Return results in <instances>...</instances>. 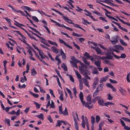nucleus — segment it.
I'll list each match as a JSON object with an SVG mask.
<instances>
[{
  "mask_svg": "<svg viewBox=\"0 0 130 130\" xmlns=\"http://www.w3.org/2000/svg\"><path fill=\"white\" fill-rule=\"evenodd\" d=\"M79 97L83 106L85 105L86 107H87L89 109L93 108L92 106L88 105L87 103L85 101H83V94L82 92H80L79 94Z\"/></svg>",
  "mask_w": 130,
  "mask_h": 130,
  "instance_id": "obj_1",
  "label": "nucleus"
},
{
  "mask_svg": "<svg viewBox=\"0 0 130 130\" xmlns=\"http://www.w3.org/2000/svg\"><path fill=\"white\" fill-rule=\"evenodd\" d=\"M79 71L80 73L86 77L87 79H90V77L88 75V74L89 75L90 72L87 70L84 69L82 68L79 69Z\"/></svg>",
  "mask_w": 130,
  "mask_h": 130,
  "instance_id": "obj_2",
  "label": "nucleus"
},
{
  "mask_svg": "<svg viewBox=\"0 0 130 130\" xmlns=\"http://www.w3.org/2000/svg\"><path fill=\"white\" fill-rule=\"evenodd\" d=\"M49 19L52 22H53L55 23L56 24V25H58L59 27H63V26L65 28L67 29L68 30H69L72 31H73V30L72 29L69 27L66 26L63 24H62V25H61L59 23L57 22L54 21L53 20H52L51 19Z\"/></svg>",
  "mask_w": 130,
  "mask_h": 130,
  "instance_id": "obj_3",
  "label": "nucleus"
},
{
  "mask_svg": "<svg viewBox=\"0 0 130 130\" xmlns=\"http://www.w3.org/2000/svg\"><path fill=\"white\" fill-rule=\"evenodd\" d=\"M118 36L117 35L113 36L111 40H110L112 44H115L117 43L118 42L117 37Z\"/></svg>",
  "mask_w": 130,
  "mask_h": 130,
  "instance_id": "obj_4",
  "label": "nucleus"
},
{
  "mask_svg": "<svg viewBox=\"0 0 130 130\" xmlns=\"http://www.w3.org/2000/svg\"><path fill=\"white\" fill-rule=\"evenodd\" d=\"M112 22L118 26L119 28L121 29L124 31L125 32H127V30L124 28L121 27L119 23H118L113 21H112Z\"/></svg>",
  "mask_w": 130,
  "mask_h": 130,
  "instance_id": "obj_5",
  "label": "nucleus"
},
{
  "mask_svg": "<svg viewBox=\"0 0 130 130\" xmlns=\"http://www.w3.org/2000/svg\"><path fill=\"white\" fill-rule=\"evenodd\" d=\"M84 56L86 57V58L87 59L89 58L92 61H93V57L92 56H90L89 54L87 52H86L84 54Z\"/></svg>",
  "mask_w": 130,
  "mask_h": 130,
  "instance_id": "obj_6",
  "label": "nucleus"
},
{
  "mask_svg": "<svg viewBox=\"0 0 130 130\" xmlns=\"http://www.w3.org/2000/svg\"><path fill=\"white\" fill-rule=\"evenodd\" d=\"M62 16L63 19L65 21L67 22L68 23L71 24H75L72 22V20L69 19L67 17L64 16L63 15Z\"/></svg>",
  "mask_w": 130,
  "mask_h": 130,
  "instance_id": "obj_7",
  "label": "nucleus"
},
{
  "mask_svg": "<svg viewBox=\"0 0 130 130\" xmlns=\"http://www.w3.org/2000/svg\"><path fill=\"white\" fill-rule=\"evenodd\" d=\"M91 97V94H89L86 97L87 103L88 104V105H90L92 103Z\"/></svg>",
  "mask_w": 130,
  "mask_h": 130,
  "instance_id": "obj_8",
  "label": "nucleus"
},
{
  "mask_svg": "<svg viewBox=\"0 0 130 130\" xmlns=\"http://www.w3.org/2000/svg\"><path fill=\"white\" fill-rule=\"evenodd\" d=\"M111 53L110 52H107V53L105 54L106 59H111L113 58V57L111 55Z\"/></svg>",
  "mask_w": 130,
  "mask_h": 130,
  "instance_id": "obj_9",
  "label": "nucleus"
},
{
  "mask_svg": "<svg viewBox=\"0 0 130 130\" xmlns=\"http://www.w3.org/2000/svg\"><path fill=\"white\" fill-rule=\"evenodd\" d=\"M98 102L100 105H102L103 106L104 105L103 100L101 98L100 96V99H99L98 100Z\"/></svg>",
  "mask_w": 130,
  "mask_h": 130,
  "instance_id": "obj_10",
  "label": "nucleus"
},
{
  "mask_svg": "<svg viewBox=\"0 0 130 130\" xmlns=\"http://www.w3.org/2000/svg\"><path fill=\"white\" fill-rule=\"evenodd\" d=\"M82 60L85 63L87 66H89L90 64V62L88 61L86 58L83 57L82 58Z\"/></svg>",
  "mask_w": 130,
  "mask_h": 130,
  "instance_id": "obj_11",
  "label": "nucleus"
},
{
  "mask_svg": "<svg viewBox=\"0 0 130 130\" xmlns=\"http://www.w3.org/2000/svg\"><path fill=\"white\" fill-rule=\"evenodd\" d=\"M83 80H84V83L85 85L88 87H90L88 81L85 78H83Z\"/></svg>",
  "mask_w": 130,
  "mask_h": 130,
  "instance_id": "obj_12",
  "label": "nucleus"
},
{
  "mask_svg": "<svg viewBox=\"0 0 130 130\" xmlns=\"http://www.w3.org/2000/svg\"><path fill=\"white\" fill-rule=\"evenodd\" d=\"M113 49L114 48L113 47L110 46L108 48V50L107 49V50H106L107 51V52H110L111 53V54L113 55L114 54L113 53Z\"/></svg>",
  "mask_w": 130,
  "mask_h": 130,
  "instance_id": "obj_13",
  "label": "nucleus"
},
{
  "mask_svg": "<svg viewBox=\"0 0 130 130\" xmlns=\"http://www.w3.org/2000/svg\"><path fill=\"white\" fill-rule=\"evenodd\" d=\"M95 51L98 54H101L103 53V52L98 47L96 48Z\"/></svg>",
  "mask_w": 130,
  "mask_h": 130,
  "instance_id": "obj_14",
  "label": "nucleus"
},
{
  "mask_svg": "<svg viewBox=\"0 0 130 130\" xmlns=\"http://www.w3.org/2000/svg\"><path fill=\"white\" fill-rule=\"evenodd\" d=\"M52 50L56 54H58L59 53V50L57 49L56 47L54 46L52 47Z\"/></svg>",
  "mask_w": 130,
  "mask_h": 130,
  "instance_id": "obj_15",
  "label": "nucleus"
},
{
  "mask_svg": "<svg viewBox=\"0 0 130 130\" xmlns=\"http://www.w3.org/2000/svg\"><path fill=\"white\" fill-rule=\"evenodd\" d=\"M27 25H28V27L31 29V30H34L35 32L37 33L40 36H41L42 34L39 32V31L37 30L36 29L34 28H32L31 27H30L29 26L28 24H27Z\"/></svg>",
  "mask_w": 130,
  "mask_h": 130,
  "instance_id": "obj_16",
  "label": "nucleus"
},
{
  "mask_svg": "<svg viewBox=\"0 0 130 130\" xmlns=\"http://www.w3.org/2000/svg\"><path fill=\"white\" fill-rule=\"evenodd\" d=\"M74 118L75 122V129H76V130H78V127L77 121L75 117L74 118Z\"/></svg>",
  "mask_w": 130,
  "mask_h": 130,
  "instance_id": "obj_17",
  "label": "nucleus"
},
{
  "mask_svg": "<svg viewBox=\"0 0 130 130\" xmlns=\"http://www.w3.org/2000/svg\"><path fill=\"white\" fill-rule=\"evenodd\" d=\"M31 75L35 76L37 74V72L36 71L35 69L34 68H33L32 70H31Z\"/></svg>",
  "mask_w": 130,
  "mask_h": 130,
  "instance_id": "obj_18",
  "label": "nucleus"
},
{
  "mask_svg": "<svg viewBox=\"0 0 130 130\" xmlns=\"http://www.w3.org/2000/svg\"><path fill=\"white\" fill-rule=\"evenodd\" d=\"M116 49L119 50L123 51L124 50L123 47L119 45H116L115 46Z\"/></svg>",
  "mask_w": 130,
  "mask_h": 130,
  "instance_id": "obj_19",
  "label": "nucleus"
},
{
  "mask_svg": "<svg viewBox=\"0 0 130 130\" xmlns=\"http://www.w3.org/2000/svg\"><path fill=\"white\" fill-rule=\"evenodd\" d=\"M94 63L98 67H101V61L100 60H98V61H95Z\"/></svg>",
  "mask_w": 130,
  "mask_h": 130,
  "instance_id": "obj_20",
  "label": "nucleus"
},
{
  "mask_svg": "<svg viewBox=\"0 0 130 130\" xmlns=\"http://www.w3.org/2000/svg\"><path fill=\"white\" fill-rule=\"evenodd\" d=\"M100 99V96H96L92 99V102L93 103H94L97 100L98 101L99 99Z\"/></svg>",
  "mask_w": 130,
  "mask_h": 130,
  "instance_id": "obj_21",
  "label": "nucleus"
},
{
  "mask_svg": "<svg viewBox=\"0 0 130 130\" xmlns=\"http://www.w3.org/2000/svg\"><path fill=\"white\" fill-rule=\"evenodd\" d=\"M36 117H37L39 119H41L42 120H43L44 118L43 115L42 113H41L39 115H36Z\"/></svg>",
  "mask_w": 130,
  "mask_h": 130,
  "instance_id": "obj_22",
  "label": "nucleus"
},
{
  "mask_svg": "<svg viewBox=\"0 0 130 130\" xmlns=\"http://www.w3.org/2000/svg\"><path fill=\"white\" fill-rule=\"evenodd\" d=\"M24 8L26 10H28V11H35L33 9H32L31 8H30L29 7H28V6H23L22 7V8Z\"/></svg>",
  "mask_w": 130,
  "mask_h": 130,
  "instance_id": "obj_23",
  "label": "nucleus"
},
{
  "mask_svg": "<svg viewBox=\"0 0 130 130\" xmlns=\"http://www.w3.org/2000/svg\"><path fill=\"white\" fill-rule=\"evenodd\" d=\"M61 67L63 69V70L66 71H67V66L64 63H62L61 64Z\"/></svg>",
  "mask_w": 130,
  "mask_h": 130,
  "instance_id": "obj_24",
  "label": "nucleus"
},
{
  "mask_svg": "<svg viewBox=\"0 0 130 130\" xmlns=\"http://www.w3.org/2000/svg\"><path fill=\"white\" fill-rule=\"evenodd\" d=\"M100 90L98 89H97L96 88V89L95 90V92L93 93V96L94 97L95 96L97 95L98 93L100 91Z\"/></svg>",
  "mask_w": 130,
  "mask_h": 130,
  "instance_id": "obj_25",
  "label": "nucleus"
},
{
  "mask_svg": "<svg viewBox=\"0 0 130 130\" xmlns=\"http://www.w3.org/2000/svg\"><path fill=\"white\" fill-rule=\"evenodd\" d=\"M119 90L120 91L122 95H124V92H125V90L122 88L120 87Z\"/></svg>",
  "mask_w": 130,
  "mask_h": 130,
  "instance_id": "obj_26",
  "label": "nucleus"
},
{
  "mask_svg": "<svg viewBox=\"0 0 130 130\" xmlns=\"http://www.w3.org/2000/svg\"><path fill=\"white\" fill-rule=\"evenodd\" d=\"M29 92L33 96L36 98H38L39 97V95L37 94L34 93L31 91H29Z\"/></svg>",
  "mask_w": 130,
  "mask_h": 130,
  "instance_id": "obj_27",
  "label": "nucleus"
},
{
  "mask_svg": "<svg viewBox=\"0 0 130 130\" xmlns=\"http://www.w3.org/2000/svg\"><path fill=\"white\" fill-rule=\"evenodd\" d=\"M98 71L95 67H94V69L92 71V73L93 74H96L98 73Z\"/></svg>",
  "mask_w": 130,
  "mask_h": 130,
  "instance_id": "obj_28",
  "label": "nucleus"
},
{
  "mask_svg": "<svg viewBox=\"0 0 130 130\" xmlns=\"http://www.w3.org/2000/svg\"><path fill=\"white\" fill-rule=\"evenodd\" d=\"M14 32H16L17 33V34H19L20 36L21 37H23L25 39H26V38L23 35H22L19 31H15V30H13V31Z\"/></svg>",
  "mask_w": 130,
  "mask_h": 130,
  "instance_id": "obj_29",
  "label": "nucleus"
},
{
  "mask_svg": "<svg viewBox=\"0 0 130 130\" xmlns=\"http://www.w3.org/2000/svg\"><path fill=\"white\" fill-rule=\"evenodd\" d=\"M120 42L121 44L123 45L127 46V44L122 39H120Z\"/></svg>",
  "mask_w": 130,
  "mask_h": 130,
  "instance_id": "obj_30",
  "label": "nucleus"
},
{
  "mask_svg": "<svg viewBox=\"0 0 130 130\" xmlns=\"http://www.w3.org/2000/svg\"><path fill=\"white\" fill-rule=\"evenodd\" d=\"M107 80V79L106 78V77H103L102 78L100 79V82L101 83H103V82L106 81Z\"/></svg>",
  "mask_w": 130,
  "mask_h": 130,
  "instance_id": "obj_31",
  "label": "nucleus"
},
{
  "mask_svg": "<svg viewBox=\"0 0 130 130\" xmlns=\"http://www.w3.org/2000/svg\"><path fill=\"white\" fill-rule=\"evenodd\" d=\"M61 123L62 122H61V120H58L55 127H56L57 126L60 127V125H61Z\"/></svg>",
  "mask_w": 130,
  "mask_h": 130,
  "instance_id": "obj_32",
  "label": "nucleus"
},
{
  "mask_svg": "<svg viewBox=\"0 0 130 130\" xmlns=\"http://www.w3.org/2000/svg\"><path fill=\"white\" fill-rule=\"evenodd\" d=\"M99 81V78L97 77H95L94 78L93 83L96 84L97 85Z\"/></svg>",
  "mask_w": 130,
  "mask_h": 130,
  "instance_id": "obj_33",
  "label": "nucleus"
},
{
  "mask_svg": "<svg viewBox=\"0 0 130 130\" xmlns=\"http://www.w3.org/2000/svg\"><path fill=\"white\" fill-rule=\"evenodd\" d=\"M114 105V103L109 102L104 103V105L106 106H107L108 105Z\"/></svg>",
  "mask_w": 130,
  "mask_h": 130,
  "instance_id": "obj_34",
  "label": "nucleus"
},
{
  "mask_svg": "<svg viewBox=\"0 0 130 130\" xmlns=\"http://www.w3.org/2000/svg\"><path fill=\"white\" fill-rule=\"evenodd\" d=\"M14 21L17 23V24H14L16 26L19 27H20V25L22 26H25L24 25L19 23L18 22L15 20H14Z\"/></svg>",
  "mask_w": 130,
  "mask_h": 130,
  "instance_id": "obj_35",
  "label": "nucleus"
},
{
  "mask_svg": "<svg viewBox=\"0 0 130 130\" xmlns=\"http://www.w3.org/2000/svg\"><path fill=\"white\" fill-rule=\"evenodd\" d=\"M121 119H123L126 122H130V119L124 117H122L121 118Z\"/></svg>",
  "mask_w": 130,
  "mask_h": 130,
  "instance_id": "obj_36",
  "label": "nucleus"
},
{
  "mask_svg": "<svg viewBox=\"0 0 130 130\" xmlns=\"http://www.w3.org/2000/svg\"><path fill=\"white\" fill-rule=\"evenodd\" d=\"M72 35L73 36H76L77 37H79L80 36H82V35H80L78 34H77L74 32H73L72 33Z\"/></svg>",
  "mask_w": 130,
  "mask_h": 130,
  "instance_id": "obj_37",
  "label": "nucleus"
},
{
  "mask_svg": "<svg viewBox=\"0 0 130 130\" xmlns=\"http://www.w3.org/2000/svg\"><path fill=\"white\" fill-rule=\"evenodd\" d=\"M34 104L35 105L36 108L37 109H38L40 108V104H38V103L35 102V101L34 102Z\"/></svg>",
  "mask_w": 130,
  "mask_h": 130,
  "instance_id": "obj_38",
  "label": "nucleus"
},
{
  "mask_svg": "<svg viewBox=\"0 0 130 130\" xmlns=\"http://www.w3.org/2000/svg\"><path fill=\"white\" fill-rule=\"evenodd\" d=\"M32 19L35 22H38L39 21L38 18L36 16H32Z\"/></svg>",
  "mask_w": 130,
  "mask_h": 130,
  "instance_id": "obj_39",
  "label": "nucleus"
},
{
  "mask_svg": "<svg viewBox=\"0 0 130 130\" xmlns=\"http://www.w3.org/2000/svg\"><path fill=\"white\" fill-rule=\"evenodd\" d=\"M104 86V84H100L99 86H98L97 88V89H99L100 90H102V88Z\"/></svg>",
  "mask_w": 130,
  "mask_h": 130,
  "instance_id": "obj_40",
  "label": "nucleus"
},
{
  "mask_svg": "<svg viewBox=\"0 0 130 130\" xmlns=\"http://www.w3.org/2000/svg\"><path fill=\"white\" fill-rule=\"evenodd\" d=\"M59 113L60 114H62L63 113L62 109V106H60L59 107Z\"/></svg>",
  "mask_w": 130,
  "mask_h": 130,
  "instance_id": "obj_41",
  "label": "nucleus"
},
{
  "mask_svg": "<svg viewBox=\"0 0 130 130\" xmlns=\"http://www.w3.org/2000/svg\"><path fill=\"white\" fill-rule=\"evenodd\" d=\"M91 121L92 124H94L95 122V118L92 116L91 118Z\"/></svg>",
  "mask_w": 130,
  "mask_h": 130,
  "instance_id": "obj_42",
  "label": "nucleus"
},
{
  "mask_svg": "<svg viewBox=\"0 0 130 130\" xmlns=\"http://www.w3.org/2000/svg\"><path fill=\"white\" fill-rule=\"evenodd\" d=\"M56 77L57 78V80L58 83V85L61 88V89H62V87L61 85V84L60 82L59 79L57 75L56 76Z\"/></svg>",
  "mask_w": 130,
  "mask_h": 130,
  "instance_id": "obj_43",
  "label": "nucleus"
},
{
  "mask_svg": "<svg viewBox=\"0 0 130 130\" xmlns=\"http://www.w3.org/2000/svg\"><path fill=\"white\" fill-rule=\"evenodd\" d=\"M17 13L19 12L21 13V14L24 16L26 17V15L25 14V13L21 10H18V11H17Z\"/></svg>",
  "mask_w": 130,
  "mask_h": 130,
  "instance_id": "obj_44",
  "label": "nucleus"
},
{
  "mask_svg": "<svg viewBox=\"0 0 130 130\" xmlns=\"http://www.w3.org/2000/svg\"><path fill=\"white\" fill-rule=\"evenodd\" d=\"M47 119L50 121L51 123L53 122V119L51 117L50 115H48L47 116Z\"/></svg>",
  "mask_w": 130,
  "mask_h": 130,
  "instance_id": "obj_45",
  "label": "nucleus"
},
{
  "mask_svg": "<svg viewBox=\"0 0 130 130\" xmlns=\"http://www.w3.org/2000/svg\"><path fill=\"white\" fill-rule=\"evenodd\" d=\"M95 119L97 123H98L100 120V117L98 115H97L95 117Z\"/></svg>",
  "mask_w": 130,
  "mask_h": 130,
  "instance_id": "obj_46",
  "label": "nucleus"
},
{
  "mask_svg": "<svg viewBox=\"0 0 130 130\" xmlns=\"http://www.w3.org/2000/svg\"><path fill=\"white\" fill-rule=\"evenodd\" d=\"M5 121L6 122H7L8 125L9 126H10V121L9 119L6 118L5 119Z\"/></svg>",
  "mask_w": 130,
  "mask_h": 130,
  "instance_id": "obj_47",
  "label": "nucleus"
},
{
  "mask_svg": "<svg viewBox=\"0 0 130 130\" xmlns=\"http://www.w3.org/2000/svg\"><path fill=\"white\" fill-rule=\"evenodd\" d=\"M52 10H53L54 11H55L57 13H58L59 14H60L61 15H63V14L62 13H61L59 11L57 10L54 8H52Z\"/></svg>",
  "mask_w": 130,
  "mask_h": 130,
  "instance_id": "obj_48",
  "label": "nucleus"
},
{
  "mask_svg": "<svg viewBox=\"0 0 130 130\" xmlns=\"http://www.w3.org/2000/svg\"><path fill=\"white\" fill-rule=\"evenodd\" d=\"M73 43L74 46L76 47L78 50H79L80 49V47L77 44H75L74 42H73Z\"/></svg>",
  "mask_w": 130,
  "mask_h": 130,
  "instance_id": "obj_49",
  "label": "nucleus"
},
{
  "mask_svg": "<svg viewBox=\"0 0 130 130\" xmlns=\"http://www.w3.org/2000/svg\"><path fill=\"white\" fill-rule=\"evenodd\" d=\"M79 88L80 89L82 90L83 88V84L82 83L80 82L79 83Z\"/></svg>",
  "mask_w": 130,
  "mask_h": 130,
  "instance_id": "obj_50",
  "label": "nucleus"
},
{
  "mask_svg": "<svg viewBox=\"0 0 130 130\" xmlns=\"http://www.w3.org/2000/svg\"><path fill=\"white\" fill-rule=\"evenodd\" d=\"M92 12L93 13L100 16H101L102 15V14L101 13H100L99 12L96 11H92Z\"/></svg>",
  "mask_w": 130,
  "mask_h": 130,
  "instance_id": "obj_51",
  "label": "nucleus"
},
{
  "mask_svg": "<svg viewBox=\"0 0 130 130\" xmlns=\"http://www.w3.org/2000/svg\"><path fill=\"white\" fill-rule=\"evenodd\" d=\"M109 81L111 83L116 84L117 83V82L116 80H113L111 79H109Z\"/></svg>",
  "mask_w": 130,
  "mask_h": 130,
  "instance_id": "obj_52",
  "label": "nucleus"
},
{
  "mask_svg": "<svg viewBox=\"0 0 130 130\" xmlns=\"http://www.w3.org/2000/svg\"><path fill=\"white\" fill-rule=\"evenodd\" d=\"M47 54L49 57L51 59V60H52L54 61V59L52 57L51 54L49 52H48Z\"/></svg>",
  "mask_w": 130,
  "mask_h": 130,
  "instance_id": "obj_53",
  "label": "nucleus"
},
{
  "mask_svg": "<svg viewBox=\"0 0 130 130\" xmlns=\"http://www.w3.org/2000/svg\"><path fill=\"white\" fill-rule=\"evenodd\" d=\"M3 18L5 19L9 24L11 23V22H10L11 20L10 19L8 18L7 17Z\"/></svg>",
  "mask_w": 130,
  "mask_h": 130,
  "instance_id": "obj_54",
  "label": "nucleus"
},
{
  "mask_svg": "<svg viewBox=\"0 0 130 130\" xmlns=\"http://www.w3.org/2000/svg\"><path fill=\"white\" fill-rule=\"evenodd\" d=\"M59 41L60 43H63L65 45V44L66 43L63 40L61 39L60 38H59Z\"/></svg>",
  "mask_w": 130,
  "mask_h": 130,
  "instance_id": "obj_55",
  "label": "nucleus"
},
{
  "mask_svg": "<svg viewBox=\"0 0 130 130\" xmlns=\"http://www.w3.org/2000/svg\"><path fill=\"white\" fill-rule=\"evenodd\" d=\"M126 56L125 54L124 53H122L120 57L121 58H125Z\"/></svg>",
  "mask_w": 130,
  "mask_h": 130,
  "instance_id": "obj_56",
  "label": "nucleus"
},
{
  "mask_svg": "<svg viewBox=\"0 0 130 130\" xmlns=\"http://www.w3.org/2000/svg\"><path fill=\"white\" fill-rule=\"evenodd\" d=\"M76 7L78 8V9H76V10L78 12H79L81 11H82L83 10L81 8H80L78 6H76Z\"/></svg>",
  "mask_w": 130,
  "mask_h": 130,
  "instance_id": "obj_57",
  "label": "nucleus"
},
{
  "mask_svg": "<svg viewBox=\"0 0 130 130\" xmlns=\"http://www.w3.org/2000/svg\"><path fill=\"white\" fill-rule=\"evenodd\" d=\"M51 104L50 106V108H54L55 107L54 105V103L53 102V101L52 100H51Z\"/></svg>",
  "mask_w": 130,
  "mask_h": 130,
  "instance_id": "obj_58",
  "label": "nucleus"
},
{
  "mask_svg": "<svg viewBox=\"0 0 130 130\" xmlns=\"http://www.w3.org/2000/svg\"><path fill=\"white\" fill-rule=\"evenodd\" d=\"M63 93H61L60 95L59 96V99L62 101H63L64 100V99L63 98Z\"/></svg>",
  "mask_w": 130,
  "mask_h": 130,
  "instance_id": "obj_59",
  "label": "nucleus"
},
{
  "mask_svg": "<svg viewBox=\"0 0 130 130\" xmlns=\"http://www.w3.org/2000/svg\"><path fill=\"white\" fill-rule=\"evenodd\" d=\"M69 77L70 80L73 82L74 83V80L72 75H69Z\"/></svg>",
  "mask_w": 130,
  "mask_h": 130,
  "instance_id": "obj_60",
  "label": "nucleus"
},
{
  "mask_svg": "<svg viewBox=\"0 0 130 130\" xmlns=\"http://www.w3.org/2000/svg\"><path fill=\"white\" fill-rule=\"evenodd\" d=\"M108 99L109 100H111L112 99L113 97L110 94H108Z\"/></svg>",
  "mask_w": 130,
  "mask_h": 130,
  "instance_id": "obj_61",
  "label": "nucleus"
},
{
  "mask_svg": "<svg viewBox=\"0 0 130 130\" xmlns=\"http://www.w3.org/2000/svg\"><path fill=\"white\" fill-rule=\"evenodd\" d=\"M99 46L101 48H102L104 50H107V48L106 47H105L104 46L102 45L99 44H98Z\"/></svg>",
  "mask_w": 130,
  "mask_h": 130,
  "instance_id": "obj_62",
  "label": "nucleus"
},
{
  "mask_svg": "<svg viewBox=\"0 0 130 130\" xmlns=\"http://www.w3.org/2000/svg\"><path fill=\"white\" fill-rule=\"evenodd\" d=\"M82 127L84 128H85V121H82Z\"/></svg>",
  "mask_w": 130,
  "mask_h": 130,
  "instance_id": "obj_63",
  "label": "nucleus"
},
{
  "mask_svg": "<svg viewBox=\"0 0 130 130\" xmlns=\"http://www.w3.org/2000/svg\"><path fill=\"white\" fill-rule=\"evenodd\" d=\"M55 59L56 61H58V62L59 61V62H61V61L60 60V59H59V58L58 57V56L57 55L56 56Z\"/></svg>",
  "mask_w": 130,
  "mask_h": 130,
  "instance_id": "obj_64",
  "label": "nucleus"
}]
</instances>
